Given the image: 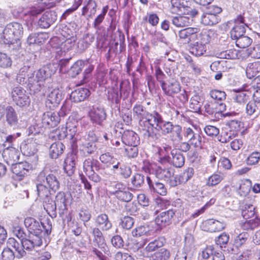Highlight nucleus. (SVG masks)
I'll return each mask as SVG.
<instances>
[{
	"label": "nucleus",
	"mask_w": 260,
	"mask_h": 260,
	"mask_svg": "<svg viewBox=\"0 0 260 260\" xmlns=\"http://www.w3.org/2000/svg\"><path fill=\"white\" fill-rule=\"evenodd\" d=\"M43 34H33L29 36L27 38V43L29 45L34 44H39L44 42L45 38Z\"/></svg>",
	"instance_id": "nucleus-50"
},
{
	"label": "nucleus",
	"mask_w": 260,
	"mask_h": 260,
	"mask_svg": "<svg viewBox=\"0 0 260 260\" xmlns=\"http://www.w3.org/2000/svg\"><path fill=\"white\" fill-rule=\"evenodd\" d=\"M133 112L140 119H144L149 114V112L146 111V109L141 105H136L133 109Z\"/></svg>",
	"instance_id": "nucleus-43"
},
{
	"label": "nucleus",
	"mask_w": 260,
	"mask_h": 260,
	"mask_svg": "<svg viewBox=\"0 0 260 260\" xmlns=\"http://www.w3.org/2000/svg\"><path fill=\"white\" fill-rule=\"evenodd\" d=\"M249 96L245 91L237 93L234 96V101L243 106H244L249 100Z\"/></svg>",
	"instance_id": "nucleus-47"
},
{
	"label": "nucleus",
	"mask_w": 260,
	"mask_h": 260,
	"mask_svg": "<svg viewBox=\"0 0 260 260\" xmlns=\"http://www.w3.org/2000/svg\"><path fill=\"white\" fill-rule=\"evenodd\" d=\"M63 169L68 176H71L75 169V159L72 155L68 156L64 161Z\"/></svg>",
	"instance_id": "nucleus-32"
},
{
	"label": "nucleus",
	"mask_w": 260,
	"mask_h": 260,
	"mask_svg": "<svg viewBox=\"0 0 260 260\" xmlns=\"http://www.w3.org/2000/svg\"><path fill=\"white\" fill-rule=\"evenodd\" d=\"M190 52L197 56L203 55L207 50V46L196 42L192 44L190 48Z\"/></svg>",
	"instance_id": "nucleus-37"
},
{
	"label": "nucleus",
	"mask_w": 260,
	"mask_h": 260,
	"mask_svg": "<svg viewBox=\"0 0 260 260\" xmlns=\"http://www.w3.org/2000/svg\"><path fill=\"white\" fill-rule=\"evenodd\" d=\"M28 231L30 233L29 235L39 236L42 238V231L41 230V226L37 220L31 225V228L29 229Z\"/></svg>",
	"instance_id": "nucleus-58"
},
{
	"label": "nucleus",
	"mask_w": 260,
	"mask_h": 260,
	"mask_svg": "<svg viewBox=\"0 0 260 260\" xmlns=\"http://www.w3.org/2000/svg\"><path fill=\"white\" fill-rule=\"evenodd\" d=\"M96 150V146L93 142H85L80 146V151L84 155L93 153Z\"/></svg>",
	"instance_id": "nucleus-35"
},
{
	"label": "nucleus",
	"mask_w": 260,
	"mask_h": 260,
	"mask_svg": "<svg viewBox=\"0 0 260 260\" xmlns=\"http://www.w3.org/2000/svg\"><path fill=\"white\" fill-rule=\"evenodd\" d=\"M5 109V114L7 124L10 126H16L18 123V118L15 109L10 106H7Z\"/></svg>",
	"instance_id": "nucleus-21"
},
{
	"label": "nucleus",
	"mask_w": 260,
	"mask_h": 260,
	"mask_svg": "<svg viewBox=\"0 0 260 260\" xmlns=\"http://www.w3.org/2000/svg\"><path fill=\"white\" fill-rule=\"evenodd\" d=\"M45 209L51 216L56 217V210L57 206L53 200H48L44 205Z\"/></svg>",
	"instance_id": "nucleus-54"
},
{
	"label": "nucleus",
	"mask_w": 260,
	"mask_h": 260,
	"mask_svg": "<svg viewBox=\"0 0 260 260\" xmlns=\"http://www.w3.org/2000/svg\"><path fill=\"white\" fill-rule=\"evenodd\" d=\"M56 20L55 13L53 11L45 12L38 21L39 26L43 28H48Z\"/></svg>",
	"instance_id": "nucleus-16"
},
{
	"label": "nucleus",
	"mask_w": 260,
	"mask_h": 260,
	"mask_svg": "<svg viewBox=\"0 0 260 260\" xmlns=\"http://www.w3.org/2000/svg\"><path fill=\"white\" fill-rule=\"evenodd\" d=\"M62 100V92L59 89H53L49 91L47 95L46 105L50 109L57 107Z\"/></svg>",
	"instance_id": "nucleus-8"
},
{
	"label": "nucleus",
	"mask_w": 260,
	"mask_h": 260,
	"mask_svg": "<svg viewBox=\"0 0 260 260\" xmlns=\"http://www.w3.org/2000/svg\"><path fill=\"white\" fill-rule=\"evenodd\" d=\"M42 120L43 123L54 127L59 122L60 118L58 113L49 111L43 114Z\"/></svg>",
	"instance_id": "nucleus-17"
},
{
	"label": "nucleus",
	"mask_w": 260,
	"mask_h": 260,
	"mask_svg": "<svg viewBox=\"0 0 260 260\" xmlns=\"http://www.w3.org/2000/svg\"><path fill=\"white\" fill-rule=\"evenodd\" d=\"M143 21L148 22L152 26H156L158 23L159 17L156 14H149L143 18Z\"/></svg>",
	"instance_id": "nucleus-60"
},
{
	"label": "nucleus",
	"mask_w": 260,
	"mask_h": 260,
	"mask_svg": "<svg viewBox=\"0 0 260 260\" xmlns=\"http://www.w3.org/2000/svg\"><path fill=\"white\" fill-rule=\"evenodd\" d=\"M11 167V171L18 176H24L28 171L29 166L27 162H17L12 165Z\"/></svg>",
	"instance_id": "nucleus-25"
},
{
	"label": "nucleus",
	"mask_w": 260,
	"mask_h": 260,
	"mask_svg": "<svg viewBox=\"0 0 260 260\" xmlns=\"http://www.w3.org/2000/svg\"><path fill=\"white\" fill-rule=\"evenodd\" d=\"M3 157L6 162L9 166L14 165L19 158V151L15 148L5 149L3 152Z\"/></svg>",
	"instance_id": "nucleus-13"
},
{
	"label": "nucleus",
	"mask_w": 260,
	"mask_h": 260,
	"mask_svg": "<svg viewBox=\"0 0 260 260\" xmlns=\"http://www.w3.org/2000/svg\"><path fill=\"white\" fill-rule=\"evenodd\" d=\"M194 170L192 168L185 169L179 176H175V179L171 181V186L175 187L178 184L185 183L193 175Z\"/></svg>",
	"instance_id": "nucleus-15"
},
{
	"label": "nucleus",
	"mask_w": 260,
	"mask_h": 260,
	"mask_svg": "<svg viewBox=\"0 0 260 260\" xmlns=\"http://www.w3.org/2000/svg\"><path fill=\"white\" fill-rule=\"evenodd\" d=\"M12 60L6 54L0 52V67L8 68L11 66Z\"/></svg>",
	"instance_id": "nucleus-61"
},
{
	"label": "nucleus",
	"mask_w": 260,
	"mask_h": 260,
	"mask_svg": "<svg viewBox=\"0 0 260 260\" xmlns=\"http://www.w3.org/2000/svg\"><path fill=\"white\" fill-rule=\"evenodd\" d=\"M90 95V91L85 88H79L73 91L70 95L71 99L75 103L85 100Z\"/></svg>",
	"instance_id": "nucleus-20"
},
{
	"label": "nucleus",
	"mask_w": 260,
	"mask_h": 260,
	"mask_svg": "<svg viewBox=\"0 0 260 260\" xmlns=\"http://www.w3.org/2000/svg\"><path fill=\"white\" fill-rule=\"evenodd\" d=\"M255 214V207L251 204L245 205L242 211V215L246 219L253 217Z\"/></svg>",
	"instance_id": "nucleus-46"
},
{
	"label": "nucleus",
	"mask_w": 260,
	"mask_h": 260,
	"mask_svg": "<svg viewBox=\"0 0 260 260\" xmlns=\"http://www.w3.org/2000/svg\"><path fill=\"white\" fill-rule=\"evenodd\" d=\"M251 182L248 179L241 180L239 182V193L241 196H246L250 191Z\"/></svg>",
	"instance_id": "nucleus-34"
},
{
	"label": "nucleus",
	"mask_w": 260,
	"mask_h": 260,
	"mask_svg": "<svg viewBox=\"0 0 260 260\" xmlns=\"http://www.w3.org/2000/svg\"><path fill=\"white\" fill-rule=\"evenodd\" d=\"M200 128L193 126V128L187 127L184 128V137L188 140L190 144L196 148L202 147V138Z\"/></svg>",
	"instance_id": "nucleus-4"
},
{
	"label": "nucleus",
	"mask_w": 260,
	"mask_h": 260,
	"mask_svg": "<svg viewBox=\"0 0 260 260\" xmlns=\"http://www.w3.org/2000/svg\"><path fill=\"white\" fill-rule=\"evenodd\" d=\"M14 252L10 248H4L2 252L1 258L2 260H12L14 258Z\"/></svg>",
	"instance_id": "nucleus-63"
},
{
	"label": "nucleus",
	"mask_w": 260,
	"mask_h": 260,
	"mask_svg": "<svg viewBox=\"0 0 260 260\" xmlns=\"http://www.w3.org/2000/svg\"><path fill=\"white\" fill-rule=\"evenodd\" d=\"M217 15L212 14L208 12L204 13L201 18V22L205 25H213L218 23Z\"/></svg>",
	"instance_id": "nucleus-31"
},
{
	"label": "nucleus",
	"mask_w": 260,
	"mask_h": 260,
	"mask_svg": "<svg viewBox=\"0 0 260 260\" xmlns=\"http://www.w3.org/2000/svg\"><path fill=\"white\" fill-rule=\"evenodd\" d=\"M209 94L211 98L217 101H223L226 97L224 91L216 89L211 90Z\"/></svg>",
	"instance_id": "nucleus-56"
},
{
	"label": "nucleus",
	"mask_w": 260,
	"mask_h": 260,
	"mask_svg": "<svg viewBox=\"0 0 260 260\" xmlns=\"http://www.w3.org/2000/svg\"><path fill=\"white\" fill-rule=\"evenodd\" d=\"M146 180L151 192L157 193L161 196L166 194L167 191L164 184L153 181L149 177H146Z\"/></svg>",
	"instance_id": "nucleus-23"
},
{
	"label": "nucleus",
	"mask_w": 260,
	"mask_h": 260,
	"mask_svg": "<svg viewBox=\"0 0 260 260\" xmlns=\"http://www.w3.org/2000/svg\"><path fill=\"white\" fill-rule=\"evenodd\" d=\"M172 163L176 168H180L184 164V157L177 149L171 150Z\"/></svg>",
	"instance_id": "nucleus-29"
},
{
	"label": "nucleus",
	"mask_w": 260,
	"mask_h": 260,
	"mask_svg": "<svg viewBox=\"0 0 260 260\" xmlns=\"http://www.w3.org/2000/svg\"><path fill=\"white\" fill-rule=\"evenodd\" d=\"M56 68L53 64H48L41 69H39L35 74L34 81L36 83H39L38 85L40 86L42 85L41 82L46 79L50 78L56 72Z\"/></svg>",
	"instance_id": "nucleus-6"
},
{
	"label": "nucleus",
	"mask_w": 260,
	"mask_h": 260,
	"mask_svg": "<svg viewBox=\"0 0 260 260\" xmlns=\"http://www.w3.org/2000/svg\"><path fill=\"white\" fill-rule=\"evenodd\" d=\"M83 67V62L81 60H78L71 67L69 75L73 78L75 77L82 71Z\"/></svg>",
	"instance_id": "nucleus-44"
},
{
	"label": "nucleus",
	"mask_w": 260,
	"mask_h": 260,
	"mask_svg": "<svg viewBox=\"0 0 260 260\" xmlns=\"http://www.w3.org/2000/svg\"><path fill=\"white\" fill-rule=\"evenodd\" d=\"M65 146L60 142L57 141L53 143L49 148V154L53 159L58 158L64 151Z\"/></svg>",
	"instance_id": "nucleus-26"
},
{
	"label": "nucleus",
	"mask_w": 260,
	"mask_h": 260,
	"mask_svg": "<svg viewBox=\"0 0 260 260\" xmlns=\"http://www.w3.org/2000/svg\"><path fill=\"white\" fill-rule=\"evenodd\" d=\"M28 71L29 68L27 66H24L20 69L16 78L17 82L23 84L28 81L30 84H35L32 81V79L31 77H28Z\"/></svg>",
	"instance_id": "nucleus-27"
},
{
	"label": "nucleus",
	"mask_w": 260,
	"mask_h": 260,
	"mask_svg": "<svg viewBox=\"0 0 260 260\" xmlns=\"http://www.w3.org/2000/svg\"><path fill=\"white\" fill-rule=\"evenodd\" d=\"M145 177L144 175L137 173L131 179L133 186L135 188H139L144 184Z\"/></svg>",
	"instance_id": "nucleus-45"
},
{
	"label": "nucleus",
	"mask_w": 260,
	"mask_h": 260,
	"mask_svg": "<svg viewBox=\"0 0 260 260\" xmlns=\"http://www.w3.org/2000/svg\"><path fill=\"white\" fill-rule=\"evenodd\" d=\"M155 175L157 178L166 181L171 186V181L175 179L174 169L171 167H158L155 171Z\"/></svg>",
	"instance_id": "nucleus-9"
},
{
	"label": "nucleus",
	"mask_w": 260,
	"mask_h": 260,
	"mask_svg": "<svg viewBox=\"0 0 260 260\" xmlns=\"http://www.w3.org/2000/svg\"><path fill=\"white\" fill-rule=\"evenodd\" d=\"M260 72V62H255L249 63L246 70V76L249 79L257 76V74Z\"/></svg>",
	"instance_id": "nucleus-30"
},
{
	"label": "nucleus",
	"mask_w": 260,
	"mask_h": 260,
	"mask_svg": "<svg viewBox=\"0 0 260 260\" xmlns=\"http://www.w3.org/2000/svg\"><path fill=\"white\" fill-rule=\"evenodd\" d=\"M37 182L44 183L50 189L56 191L59 187V182L56 176L44 170L38 176Z\"/></svg>",
	"instance_id": "nucleus-3"
},
{
	"label": "nucleus",
	"mask_w": 260,
	"mask_h": 260,
	"mask_svg": "<svg viewBox=\"0 0 260 260\" xmlns=\"http://www.w3.org/2000/svg\"><path fill=\"white\" fill-rule=\"evenodd\" d=\"M100 160L108 167L116 162V158L109 152L101 154L100 156Z\"/></svg>",
	"instance_id": "nucleus-41"
},
{
	"label": "nucleus",
	"mask_w": 260,
	"mask_h": 260,
	"mask_svg": "<svg viewBox=\"0 0 260 260\" xmlns=\"http://www.w3.org/2000/svg\"><path fill=\"white\" fill-rule=\"evenodd\" d=\"M236 136L237 134L235 133L234 132H231L227 129L222 133L220 137L219 141L221 143H226L229 142Z\"/></svg>",
	"instance_id": "nucleus-55"
},
{
	"label": "nucleus",
	"mask_w": 260,
	"mask_h": 260,
	"mask_svg": "<svg viewBox=\"0 0 260 260\" xmlns=\"http://www.w3.org/2000/svg\"><path fill=\"white\" fill-rule=\"evenodd\" d=\"M182 127L179 125H174L173 127L170 135V139L173 142L181 141L183 139Z\"/></svg>",
	"instance_id": "nucleus-36"
},
{
	"label": "nucleus",
	"mask_w": 260,
	"mask_h": 260,
	"mask_svg": "<svg viewBox=\"0 0 260 260\" xmlns=\"http://www.w3.org/2000/svg\"><path fill=\"white\" fill-rule=\"evenodd\" d=\"M89 115L91 120L98 124H100L106 117L104 109L101 107L93 108L90 111Z\"/></svg>",
	"instance_id": "nucleus-19"
},
{
	"label": "nucleus",
	"mask_w": 260,
	"mask_h": 260,
	"mask_svg": "<svg viewBox=\"0 0 260 260\" xmlns=\"http://www.w3.org/2000/svg\"><path fill=\"white\" fill-rule=\"evenodd\" d=\"M115 197L119 200L122 202H130L133 197V194L125 188L122 191L115 192Z\"/></svg>",
	"instance_id": "nucleus-39"
},
{
	"label": "nucleus",
	"mask_w": 260,
	"mask_h": 260,
	"mask_svg": "<svg viewBox=\"0 0 260 260\" xmlns=\"http://www.w3.org/2000/svg\"><path fill=\"white\" fill-rule=\"evenodd\" d=\"M120 225L122 229L130 230L134 224V219L130 216H124L120 219Z\"/></svg>",
	"instance_id": "nucleus-53"
},
{
	"label": "nucleus",
	"mask_w": 260,
	"mask_h": 260,
	"mask_svg": "<svg viewBox=\"0 0 260 260\" xmlns=\"http://www.w3.org/2000/svg\"><path fill=\"white\" fill-rule=\"evenodd\" d=\"M175 212L174 209H171L160 213L155 218L156 223L160 226H165L170 224Z\"/></svg>",
	"instance_id": "nucleus-14"
},
{
	"label": "nucleus",
	"mask_w": 260,
	"mask_h": 260,
	"mask_svg": "<svg viewBox=\"0 0 260 260\" xmlns=\"http://www.w3.org/2000/svg\"><path fill=\"white\" fill-rule=\"evenodd\" d=\"M225 224L218 220L209 219L202 223L203 230L211 233L220 231L224 229Z\"/></svg>",
	"instance_id": "nucleus-10"
},
{
	"label": "nucleus",
	"mask_w": 260,
	"mask_h": 260,
	"mask_svg": "<svg viewBox=\"0 0 260 260\" xmlns=\"http://www.w3.org/2000/svg\"><path fill=\"white\" fill-rule=\"evenodd\" d=\"M11 96L13 100L20 107L28 105L30 102L28 93L20 86L15 87L12 89Z\"/></svg>",
	"instance_id": "nucleus-5"
},
{
	"label": "nucleus",
	"mask_w": 260,
	"mask_h": 260,
	"mask_svg": "<svg viewBox=\"0 0 260 260\" xmlns=\"http://www.w3.org/2000/svg\"><path fill=\"white\" fill-rule=\"evenodd\" d=\"M165 242V238L163 237H159L150 242L147 246V249L149 251H154L156 248L162 247Z\"/></svg>",
	"instance_id": "nucleus-49"
},
{
	"label": "nucleus",
	"mask_w": 260,
	"mask_h": 260,
	"mask_svg": "<svg viewBox=\"0 0 260 260\" xmlns=\"http://www.w3.org/2000/svg\"><path fill=\"white\" fill-rule=\"evenodd\" d=\"M260 160V153L258 152H252L247 158V162L248 165H254L258 163Z\"/></svg>",
	"instance_id": "nucleus-64"
},
{
	"label": "nucleus",
	"mask_w": 260,
	"mask_h": 260,
	"mask_svg": "<svg viewBox=\"0 0 260 260\" xmlns=\"http://www.w3.org/2000/svg\"><path fill=\"white\" fill-rule=\"evenodd\" d=\"M223 179V177L219 174H214L209 177L207 185L209 186H213L219 184Z\"/></svg>",
	"instance_id": "nucleus-59"
},
{
	"label": "nucleus",
	"mask_w": 260,
	"mask_h": 260,
	"mask_svg": "<svg viewBox=\"0 0 260 260\" xmlns=\"http://www.w3.org/2000/svg\"><path fill=\"white\" fill-rule=\"evenodd\" d=\"M99 227L91 228V233L94 238L93 242L95 246H97L99 248H105L106 243L102 232Z\"/></svg>",
	"instance_id": "nucleus-22"
},
{
	"label": "nucleus",
	"mask_w": 260,
	"mask_h": 260,
	"mask_svg": "<svg viewBox=\"0 0 260 260\" xmlns=\"http://www.w3.org/2000/svg\"><path fill=\"white\" fill-rule=\"evenodd\" d=\"M174 125L172 122L165 121L162 119V122L160 124L157 131H161L163 135H166L171 132L172 129Z\"/></svg>",
	"instance_id": "nucleus-52"
},
{
	"label": "nucleus",
	"mask_w": 260,
	"mask_h": 260,
	"mask_svg": "<svg viewBox=\"0 0 260 260\" xmlns=\"http://www.w3.org/2000/svg\"><path fill=\"white\" fill-rule=\"evenodd\" d=\"M192 21V19L184 15L175 16L172 19V24L177 27L188 26L191 24Z\"/></svg>",
	"instance_id": "nucleus-28"
},
{
	"label": "nucleus",
	"mask_w": 260,
	"mask_h": 260,
	"mask_svg": "<svg viewBox=\"0 0 260 260\" xmlns=\"http://www.w3.org/2000/svg\"><path fill=\"white\" fill-rule=\"evenodd\" d=\"M42 244V238L34 235H29L28 238L23 239L21 240L22 246L28 251L32 250L35 247L40 246Z\"/></svg>",
	"instance_id": "nucleus-12"
},
{
	"label": "nucleus",
	"mask_w": 260,
	"mask_h": 260,
	"mask_svg": "<svg viewBox=\"0 0 260 260\" xmlns=\"http://www.w3.org/2000/svg\"><path fill=\"white\" fill-rule=\"evenodd\" d=\"M252 43V39L247 36H244V35L236 40L237 46L240 48H247Z\"/></svg>",
	"instance_id": "nucleus-42"
},
{
	"label": "nucleus",
	"mask_w": 260,
	"mask_h": 260,
	"mask_svg": "<svg viewBox=\"0 0 260 260\" xmlns=\"http://www.w3.org/2000/svg\"><path fill=\"white\" fill-rule=\"evenodd\" d=\"M246 113L248 116H251L254 113L257 114V108L255 102L250 101L246 104L245 108Z\"/></svg>",
	"instance_id": "nucleus-62"
},
{
	"label": "nucleus",
	"mask_w": 260,
	"mask_h": 260,
	"mask_svg": "<svg viewBox=\"0 0 260 260\" xmlns=\"http://www.w3.org/2000/svg\"><path fill=\"white\" fill-rule=\"evenodd\" d=\"M54 201L59 210L63 211L66 209V199L64 192H58L56 196L55 200Z\"/></svg>",
	"instance_id": "nucleus-40"
},
{
	"label": "nucleus",
	"mask_w": 260,
	"mask_h": 260,
	"mask_svg": "<svg viewBox=\"0 0 260 260\" xmlns=\"http://www.w3.org/2000/svg\"><path fill=\"white\" fill-rule=\"evenodd\" d=\"M170 256L169 250L165 248H161L155 252L152 258L153 260H167Z\"/></svg>",
	"instance_id": "nucleus-48"
},
{
	"label": "nucleus",
	"mask_w": 260,
	"mask_h": 260,
	"mask_svg": "<svg viewBox=\"0 0 260 260\" xmlns=\"http://www.w3.org/2000/svg\"><path fill=\"white\" fill-rule=\"evenodd\" d=\"M199 31L198 28L188 27L180 30L178 32V36L185 43H191L196 41V39L197 38V33Z\"/></svg>",
	"instance_id": "nucleus-11"
},
{
	"label": "nucleus",
	"mask_w": 260,
	"mask_h": 260,
	"mask_svg": "<svg viewBox=\"0 0 260 260\" xmlns=\"http://www.w3.org/2000/svg\"><path fill=\"white\" fill-rule=\"evenodd\" d=\"M50 188L44 183L39 182L37 183V193L41 199L48 197L50 194Z\"/></svg>",
	"instance_id": "nucleus-38"
},
{
	"label": "nucleus",
	"mask_w": 260,
	"mask_h": 260,
	"mask_svg": "<svg viewBox=\"0 0 260 260\" xmlns=\"http://www.w3.org/2000/svg\"><path fill=\"white\" fill-rule=\"evenodd\" d=\"M235 25L231 29L230 34L231 37L233 40H237L243 36L245 33V28L243 25L248 26V24L245 22L244 17L242 15L238 16L235 19Z\"/></svg>",
	"instance_id": "nucleus-7"
},
{
	"label": "nucleus",
	"mask_w": 260,
	"mask_h": 260,
	"mask_svg": "<svg viewBox=\"0 0 260 260\" xmlns=\"http://www.w3.org/2000/svg\"><path fill=\"white\" fill-rule=\"evenodd\" d=\"M95 222L97 226L102 231H108L112 226V224L106 214L99 215L95 219Z\"/></svg>",
	"instance_id": "nucleus-24"
},
{
	"label": "nucleus",
	"mask_w": 260,
	"mask_h": 260,
	"mask_svg": "<svg viewBox=\"0 0 260 260\" xmlns=\"http://www.w3.org/2000/svg\"><path fill=\"white\" fill-rule=\"evenodd\" d=\"M149 230L148 226L140 225L133 230L132 234L134 237H138L143 235H149Z\"/></svg>",
	"instance_id": "nucleus-51"
},
{
	"label": "nucleus",
	"mask_w": 260,
	"mask_h": 260,
	"mask_svg": "<svg viewBox=\"0 0 260 260\" xmlns=\"http://www.w3.org/2000/svg\"><path fill=\"white\" fill-rule=\"evenodd\" d=\"M201 98L198 95H194L190 100L189 107L195 111H199L201 108Z\"/></svg>",
	"instance_id": "nucleus-57"
},
{
	"label": "nucleus",
	"mask_w": 260,
	"mask_h": 260,
	"mask_svg": "<svg viewBox=\"0 0 260 260\" xmlns=\"http://www.w3.org/2000/svg\"><path fill=\"white\" fill-rule=\"evenodd\" d=\"M162 117L157 112L149 113L144 119L139 120V125L145 131L144 135L148 138H157V134L154 129L157 131L161 123Z\"/></svg>",
	"instance_id": "nucleus-1"
},
{
	"label": "nucleus",
	"mask_w": 260,
	"mask_h": 260,
	"mask_svg": "<svg viewBox=\"0 0 260 260\" xmlns=\"http://www.w3.org/2000/svg\"><path fill=\"white\" fill-rule=\"evenodd\" d=\"M121 139L123 143L127 146H136L139 143V139L137 134L133 131H124Z\"/></svg>",
	"instance_id": "nucleus-18"
},
{
	"label": "nucleus",
	"mask_w": 260,
	"mask_h": 260,
	"mask_svg": "<svg viewBox=\"0 0 260 260\" xmlns=\"http://www.w3.org/2000/svg\"><path fill=\"white\" fill-rule=\"evenodd\" d=\"M161 87L165 92L168 95L177 93L180 91V86L177 82L170 83L168 87L164 82L161 83Z\"/></svg>",
	"instance_id": "nucleus-33"
},
{
	"label": "nucleus",
	"mask_w": 260,
	"mask_h": 260,
	"mask_svg": "<svg viewBox=\"0 0 260 260\" xmlns=\"http://www.w3.org/2000/svg\"><path fill=\"white\" fill-rule=\"evenodd\" d=\"M23 32L21 24L17 22H12L7 25L3 30L4 43L14 45L16 47L20 45L19 41Z\"/></svg>",
	"instance_id": "nucleus-2"
}]
</instances>
